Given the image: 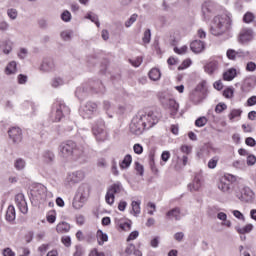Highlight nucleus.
I'll list each match as a JSON object with an SVG mask.
<instances>
[{
  "mask_svg": "<svg viewBox=\"0 0 256 256\" xmlns=\"http://www.w3.org/2000/svg\"><path fill=\"white\" fill-rule=\"evenodd\" d=\"M65 152L67 157H71L73 161H79V163H87L89 161V157L85 154L83 147L77 146L73 141L66 142Z\"/></svg>",
  "mask_w": 256,
  "mask_h": 256,
  "instance_id": "nucleus-1",
  "label": "nucleus"
},
{
  "mask_svg": "<svg viewBox=\"0 0 256 256\" xmlns=\"http://www.w3.org/2000/svg\"><path fill=\"white\" fill-rule=\"evenodd\" d=\"M229 29H231V18L229 16H216L210 28V33L215 37H219V35H223Z\"/></svg>",
  "mask_w": 256,
  "mask_h": 256,
  "instance_id": "nucleus-2",
  "label": "nucleus"
},
{
  "mask_svg": "<svg viewBox=\"0 0 256 256\" xmlns=\"http://www.w3.org/2000/svg\"><path fill=\"white\" fill-rule=\"evenodd\" d=\"M90 191L91 187L87 183H82L78 187L72 202L74 209H82L85 203H87V199H89Z\"/></svg>",
  "mask_w": 256,
  "mask_h": 256,
  "instance_id": "nucleus-3",
  "label": "nucleus"
},
{
  "mask_svg": "<svg viewBox=\"0 0 256 256\" xmlns=\"http://www.w3.org/2000/svg\"><path fill=\"white\" fill-rule=\"evenodd\" d=\"M207 82H200L196 88L190 93L189 99L194 105H199V103H203L204 99H207Z\"/></svg>",
  "mask_w": 256,
  "mask_h": 256,
  "instance_id": "nucleus-4",
  "label": "nucleus"
},
{
  "mask_svg": "<svg viewBox=\"0 0 256 256\" xmlns=\"http://www.w3.org/2000/svg\"><path fill=\"white\" fill-rule=\"evenodd\" d=\"M125 193V188L121 182H116L109 186L105 195V201L108 205H113L115 203V195H123Z\"/></svg>",
  "mask_w": 256,
  "mask_h": 256,
  "instance_id": "nucleus-5",
  "label": "nucleus"
},
{
  "mask_svg": "<svg viewBox=\"0 0 256 256\" xmlns=\"http://www.w3.org/2000/svg\"><path fill=\"white\" fill-rule=\"evenodd\" d=\"M138 116L144 122L146 129H151V127H155L159 123V116L151 110L140 111Z\"/></svg>",
  "mask_w": 256,
  "mask_h": 256,
  "instance_id": "nucleus-6",
  "label": "nucleus"
},
{
  "mask_svg": "<svg viewBox=\"0 0 256 256\" xmlns=\"http://www.w3.org/2000/svg\"><path fill=\"white\" fill-rule=\"evenodd\" d=\"M145 129H147V126H145V123L141 120L139 117V114L133 117L131 123H130V131L134 135H141Z\"/></svg>",
  "mask_w": 256,
  "mask_h": 256,
  "instance_id": "nucleus-7",
  "label": "nucleus"
},
{
  "mask_svg": "<svg viewBox=\"0 0 256 256\" xmlns=\"http://www.w3.org/2000/svg\"><path fill=\"white\" fill-rule=\"evenodd\" d=\"M97 111V103L87 102L81 109L80 115L83 119H91V116Z\"/></svg>",
  "mask_w": 256,
  "mask_h": 256,
  "instance_id": "nucleus-8",
  "label": "nucleus"
},
{
  "mask_svg": "<svg viewBox=\"0 0 256 256\" xmlns=\"http://www.w3.org/2000/svg\"><path fill=\"white\" fill-rule=\"evenodd\" d=\"M15 203L20 213H23V215H27V213L29 212V207L27 206V200H25V195L23 193L16 194Z\"/></svg>",
  "mask_w": 256,
  "mask_h": 256,
  "instance_id": "nucleus-9",
  "label": "nucleus"
},
{
  "mask_svg": "<svg viewBox=\"0 0 256 256\" xmlns=\"http://www.w3.org/2000/svg\"><path fill=\"white\" fill-rule=\"evenodd\" d=\"M250 41H253V30L250 28H243L239 34V43L247 45Z\"/></svg>",
  "mask_w": 256,
  "mask_h": 256,
  "instance_id": "nucleus-10",
  "label": "nucleus"
},
{
  "mask_svg": "<svg viewBox=\"0 0 256 256\" xmlns=\"http://www.w3.org/2000/svg\"><path fill=\"white\" fill-rule=\"evenodd\" d=\"M8 135L13 143H21L23 141V132L19 127H12L8 130Z\"/></svg>",
  "mask_w": 256,
  "mask_h": 256,
  "instance_id": "nucleus-11",
  "label": "nucleus"
},
{
  "mask_svg": "<svg viewBox=\"0 0 256 256\" xmlns=\"http://www.w3.org/2000/svg\"><path fill=\"white\" fill-rule=\"evenodd\" d=\"M85 179V172L78 170L72 173H69L67 176L68 183H81Z\"/></svg>",
  "mask_w": 256,
  "mask_h": 256,
  "instance_id": "nucleus-12",
  "label": "nucleus"
},
{
  "mask_svg": "<svg viewBox=\"0 0 256 256\" xmlns=\"http://www.w3.org/2000/svg\"><path fill=\"white\" fill-rule=\"evenodd\" d=\"M40 71H43L44 73L55 71V61L51 58H45L40 66Z\"/></svg>",
  "mask_w": 256,
  "mask_h": 256,
  "instance_id": "nucleus-13",
  "label": "nucleus"
},
{
  "mask_svg": "<svg viewBox=\"0 0 256 256\" xmlns=\"http://www.w3.org/2000/svg\"><path fill=\"white\" fill-rule=\"evenodd\" d=\"M253 197H255V193L249 187H244L241 192V196L239 199L244 201L245 203H249V201H253Z\"/></svg>",
  "mask_w": 256,
  "mask_h": 256,
  "instance_id": "nucleus-14",
  "label": "nucleus"
},
{
  "mask_svg": "<svg viewBox=\"0 0 256 256\" xmlns=\"http://www.w3.org/2000/svg\"><path fill=\"white\" fill-rule=\"evenodd\" d=\"M164 107L169 109L171 117H175L177 113H179V103L173 98H171Z\"/></svg>",
  "mask_w": 256,
  "mask_h": 256,
  "instance_id": "nucleus-15",
  "label": "nucleus"
},
{
  "mask_svg": "<svg viewBox=\"0 0 256 256\" xmlns=\"http://www.w3.org/2000/svg\"><path fill=\"white\" fill-rule=\"evenodd\" d=\"M190 49L193 53H203L205 51V42L194 40L190 43Z\"/></svg>",
  "mask_w": 256,
  "mask_h": 256,
  "instance_id": "nucleus-16",
  "label": "nucleus"
},
{
  "mask_svg": "<svg viewBox=\"0 0 256 256\" xmlns=\"http://www.w3.org/2000/svg\"><path fill=\"white\" fill-rule=\"evenodd\" d=\"M63 109H65V104L58 102L56 104V111L54 113V118H52V121H54V123H59V121L63 119Z\"/></svg>",
  "mask_w": 256,
  "mask_h": 256,
  "instance_id": "nucleus-17",
  "label": "nucleus"
},
{
  "mask_svg": "<svg viewBox=\"0 0 256 256\" xmlns=\"http://www.w3.org/2000/svg\"><path fill=\"white\" fill-rule=\"evenodd\" d=\"M217 69H219V61L217 60H212L204 66V71L208 73V75H213Z\"/></svg>",
  "mask_w": 256,
  "mask_h": 256,
  "instance_id": "nucleus-18",
  "label": "nucleus"
},
{
  "mask_svg": "<svg viewBox=\"0 0 256 256\" xmlns=\"http://www.w3.org/2000/svg\"><path fill=\"white\" fill-rule=\"evenodd\" d=\"M168 219H175V221H181V209L179 207L173 208L166 213Z\"/></svg>",
  "mask_w": 256,
  "mask_h": 256,
  "instance_id": "nucleus-19",
  "label": "nucleus"
},
{
  "mask_svg": "<svg viewBox=\"0 0 256 256\" xmlns=\"http://www.w3.org/2000/svg\"><path fill=\"white\" fill-rule=\"evenodd\" d=\"M218 189L223 193H229L231 191V183L227 179L222 178L218 183Z\"/></svg>",
  "mask_w": 256,
  "mask_h": 256,
  "instance_id": "nucleus-20",
  "label": "nucleus"
},
{
  "mask_svg": "<svg viewBox=\"0 0 256 256\" xmlns=\"http://www.w3.org/2000/svg\"><path fill=\"white\" fill-rule=\"evenodd\" d=\"M237 77V69L230 68L223 73L224 81H233Z\"/></svg>",
  "mask_w": 256,
  "mask_h": 256,
  "instance_id": "nucleus-21",
  "label": "nucleus"
},
{
  "mask_svg": "<svg viewBox=\"0 0 256 256\" xmlns=\"http://www.w3.org/2000/svg\"><path fill=\"white\" fill-rule=\"evenodd\" d=\"M96 239L98 241V245L103 246L105 243H107V241H109V236L107 235V233L98 230L96 232Z\"/></svg>",
  "mask_w": 256,
  "mask_h": 256,
  "instance_id": "nucleus-22",
  "label": "nucleus"
},
{
  "mask_svg": "<svg viewBox=\"0 0 256 256\" xmlns=\"http://www.w3.org/2000/svg\"><path fill=\"white\" fill-rule=\"evenodd\" d=\"M189 191H199L201 189V178L195 176L192 183L188 184Z\"/></svg>",
  "mask_w": 256,
  "mask_h": 256,
  "instance_id": "nucleus-23",
  "label": "nucleus"
},
{
  "mask_svg": "<svg viewBox=\"0 0 256 256\" xmlns=\"http://www.w3.org/2000/svg\"><path fill=\"white\" fill-rule=\"evenodd\" d=\"M65 84V80L61 76H56L52 78L50 85L53 87V89H59V87H63Z\"/></svg>",
  "mask_w": 256,
  "mask_h": 256,
  "instance_id": "nucleus-24",
  "label": "nucleus"
},
{
  "mask_svg": "<svg viewBox=\"0 0 256 256\" xmlns=\"http://www.w3.org/2000/svg\"><path fill=\"white\" fill-rule=\"evenodd\" d=\"M158 99H159L160 103L163 105V107H165V105H167L169 103V101L173 98L167 92H159Z\"/></svg>",
  "mask_w": 256,
  "mask_h": 256,
  "instance_id": "nucleus-25",
  "label": "nucleus"
},
{
  "mask_svg": "<svg viewBox=\"0 0 256 256\" xmlns=\"http://www.w3.org/2000/svg\"><path fill=\"white\" fill-rule=\"evenodd\" d=\"M202 13H203L205 19H209V13H213V3L205 2L202 5Z\"/></svg>",
  "mask_w": 256,
  "mask_h": 256,
  "instance_id": "nucleus-26",
  "label": "nucleus"
},
{
  "mask_svg": "<svg viewBox=\"0 0 256 256\" xmlns=\"http://www.w3.org/2000/svg\"><path fill=\"white\" fill-rule=\"evenodd\" d=\"M132 211L134 217L141 215V201H132L131 203Z\"/></svg>",
  "mask_w": 256,
  "mask_h": 256,
  "instance_id": "nucleus-27",
  "label": "nucleus"
},
{
  "mask_svg": "<svg viewBox=\"0 0 256 256\" xmlns=\"http://www.w3.org/2000/svg\"><path fill=\"white\" fill-rule=\"evenodd\" d=\"M148 76L151 81H159V79H161V70L158 68H152L149 71Z\"/></svg>",
  "mask_w": 256,
  "mask_h": 256,
  "instance_id": "nucleus-28",
  "label": "nucleus"
},
{
  "mask_svg": "<svg viewBox=\"0 0 256 256\" xmlns=\"http://www.w3.org/2000/svg\"><path fill=\"white\" fill-rule=\"evenodd\" d=\"M17 73V62L11 61L5 68L6 75H15Z\"/></svg>",
  "mask_w": 256,
  "mask_h": 256,
  "instance_id": "nucleus-29",
  "label": "nucleus"
},
{
  "mask_svg": "<svg viewBox=\"0 0 256 256\" xmlns=\"http://www.w3.org/2000/svg\"><path fill=\"white\" fill-rule=\"evenodd\" d=\"M133 161V158L130 154L126 155L123 159V161L120 162V168L122 169H129L131 167V163Z\"/></svg>",
  "mask_w": 256,
  "mask_h": 256,
  "instance_id": "nucleus-30",
  "label": "nucleus"
},
{
  "mask_svg": "<svg viewBox=\"0 0 256 256\" xmlns=\"http://www.w3.org/2000/svg\"><path fill=\"white\" fill-rule=\"evenodd\" d=\"M15 207L13 205L8 206L6 211V221H13L15 219Z\"/></svg>",
  "mask_w": 256,
  "mask_h": 256,
  "instance_id": "nucleus-31",
  "label": "nucleus"
},
{
  "mask_svg": "<svg viewBox=\"0 0 256 256\" xmlns=\"http://www.w3.org/2000/svg\"><path fill=\"white\" fill-rule=\"evenodd\" d=\"M44 163H51L53 162V159H55V154L53 152L46 150L42 154Z\"/></svg>",
  "mask_w": 256,
  "mask_h": 256,
  "instance_id": "nucleus-32",
  "label": "nucleus"
},
{
  "mask_svg": "<svg viewBox=\"0 0 256 256\" xmlns=\"http://www.w3.org/2000/svg\"><path fill=\"white\" fill-rule=\"evenodd\" d=\"M92 131L95 137H97V139L105 138V129L94 126L92 128Z\"/></svg>",
  "mask_w": 256,
  "mask_h": 256,
  "instance_id": "nucleus-33",
  "label": "nucleus"
},
{
  "mask_svg": "<svg viewBox=\"0 0 256 256\" xmlns=\"http://www.w3.org/2000/svg\"><path fill=\"white\" fill-rule=\"evenodd\" d=\"M236 231H238V233H240L241 235H245V233H251V231H253V224H247L244 227H238L236 228Z\"/></svg>",
  "mask_w": 256,
  "mask_h": 256,
  "instance_id": "nucleus-34",
  "label": "nucleus"
},
{
  "mask_svg": "<svg viewBox=\"0 0 256 256\" xmlns=\"http://www.w3.org/2000/svg\"><path fill=\"white\" fill-rule=\"evenodd\" d=\"M26 162L23 160V158L16 159L14 163V167L17 171H23L25 169Z\"/></svg>",
  "mask_w": 256,
  "mask_h": 256,
  "instance_id": "nucleus-35",
  "label": "nucleus"
},
{
  "mask_svg": "<svg viewBox=\"0 0 256 256\" xmlns=\"http://www.w3.org/2000/svg\"><path fill=\"white\" fill-rule=\"evenodd\" d=\"M226 56L228 59H230V61H237V59H239L237 51H235L234 49H228L226 52Z\"/></svg>",
  "mask_w": 256,
  "mask_h": 256,
  "instance_id": "nucleus-36",
  "label": "nucleus"
},
{
  "mask_svg": "<svg viewBox=\"0 0 256 256\" xmlns=\"http://www.w3.org/2000/svg\"><path fill=\"white\" fill-rule=\"evenodd\" d=\"M242 113H243V110H241V109H233V110H231L230 114L228 115V119L233 121V119H235L237 117H241Z\"/></svg>",
  "mask_w": 256,
  "mask_h": 256,
  "instance_id": "nucleus-37",
  "label": "nucleus"
},
{
  "mask_svg": "<svg viewBox=\"0 0 256 256\" xmlns=\"http://www.w3.org/2000/svg\"><path fill=\"white\" fill-rule=\"evenodd\" d=\"M7 15H8L9 19H12V21H15V19H17V17H19V12L15 8H9L7 10Z\"/></svg>",
  "mask_w": 256,
  "mask_h": 256,
  "instance_id": "nucleus-38",
  "label": "nucleus"
},
{
  "mask_svg": "<svg viewBox=\"0 0 256 256\" xmlns=\"http://www.w3.org/2000/svg\"><path fill=\"white\" fill-rule=\"evenodd\" d=\"M86 19H89L90 21H92V23H95V25H96L97 27H101V23L99 22V16H97V15H95V14H93V15L88 14V15L86 16Z\"/></svg>",
  "mask_w": 256,
  "mask_h": 256,
  "instance_id": "nucleus-39",
  "label": "nucleus"
},
{
  "mask_svg": "<svg viewBox=\"0 0 256 256\" xmlns=\"http://www.w3.org/2000/svg\"><path fill=\"white\" fill-rule=\"evenodd\" d=\"M218 163H219V156H214L212 159L209 160L208 168L215 169V167H217Z\"/></svg>",
  "mask_w": 256,
  "mask_h": 256,
  "instance_id": "nucleus-40",
  "label": "nucleus"
},
{
  "mask_svg": "<svg viewBox=\"0 0 256 256\" xmlns=\"http://www.w3.org/2000/svg\"><path fill=\"white\" fill-rule=\"evenodd\" d=\"M139 16L137 14H132L130 16V18L125 22V27L129 28L131 27V25H133V23H135V21H137V18Z\"/></svg>",
  "mask_w": 256,
  "mask_h": 256,
  "instance_id": "nucleus-41",
  "label": "nucleus"
},
{
  "mask_svg": "<svg viewBox=\"0 0 256 256\" xmlns=\"http://www.w3.org/2000/svg\"><path fill=\"white\" fill-rule=\"evenodd\" d=\"M143 43H151V29H147L144 32V36L142 38Z\"/></svg>",
  "mask_w": 256,
  "mask_h": 256,
  "instance_id": "nucleus-42",
  "label": "nucleus"
},
{
  "mask_svg": "<svg viewBox=\"0 0 256 256\" xmlns=\"http://www.w3.org/2000/svg\"><path fill=\"white\" fill-rule=\"evenodd\" d=\"M196 127H205L207 125V118L206 117H200L195 121Z\"/></svg>",
  "mask_w": 256,
  "mask_h": 256,
  "instance_id": "nucleus-43",
  "label": "nucleus"
},
{
  "mask_svg": "<svg viewBox=\"0 0 256 256\" xmlns=\"http://www.w3.org/2000/svg\"><path fill=\"white\" fill-rule=\"evenodd\" d=\"M225 110H227V104L225 103H219L215 107L216 113H223Z\"/></svg>",
  "mask_w": 256,
  "mask_h": 256,
  "instance_id": "nucleus-44",
  "label": "nucleus"
},
{
  "mask_svg": "<svg viewBox=\"0 0 256 256\" xmlns=\"http://www.w3.org/2000/svg\"><path fill=\"white\" fill-rule=\"evenodd\" d=\"M254 19H255V16L253 15V13H250V12H247L243 17L244 23H251L253 22Z\"/></svg>",
  "mask_w": 256,
  "mask_h": 256,
  "instance_id": "nucleus-45",
  "label": "nucleus"
},
{
  "mask_svg": "<svg viewBox=\"0 0 256 256\" xmlns=\"http://www.w3.org/2000/svg\"><path fill=\"white\" fill-rule=\"evenodd\" d=\"M233 88H226L224 91H223V96L226 98V99H232L233 97Z\"/></svg>",
  "mask_w": 256,
  "mask_h": 256,
  "instance_id": "nucleus-46",
  "label": "nucleus"
},
{
  "mask_svg": "<svg viewBox=\"0 0 256 256\" xmlns=\"http://www.w3.org/2000/svg\"><path fill=\"white\" fill-rule=\"evenodd\" d=\"M188 47L186 45L182 46L181 48H174V52L177 53V55H185L187 53Z\"/></svg>",
  "mask_w": 256,
  "mask_h": 256,
  "instance_id": "nucleus-47",
  "label": "nucleus"
},
{
  "mask_svg": "<svg viewBox=\"0 0 256 256\" xmlns=\"http://www.w3.org/2000/svg\"><path fill=\"white\" fill-rule=\"evenodd\" d=\"M232 165L235 169H244L245 168V162L242 160H236L233 162Z\"/></svg>",
  "mask_w": 256,
  "mask_h": 256,
  "instance_id": "nucleus-48",
  "label": "nucleus"
},
{
  "mask_svg": "<svg viewBox=\"0 0 256 256\" xmlns=\"http://www.w3.org/2000/svg\"><path fill=\"white\" fill-rule=\"evenodd\" d=\"M187 67H191V59L184 60L178 69L179 71H183V69H187Z\"/></svg>",
  "mask_w": 256,
  "mask_h": 256,
  "instance_id": "nucleus-49",
  "label": "nucleus"
},
{
  "mask_svg": "<svg viewBox=\"0 0 256 256\" xmlns=\"http://www.w3.org/2000/svg\"><path fill=\"white\" fill-rule=\"evenodd\" d=\"M46 219H47L48 223H54L57 219V217L55 216V211H50L47 214Z\"/></svg>",
  "mask_w": 256,
  "mask_h": 256,
  "instance_id": "nucleus-50",
  "label": "nucleus"
},
{
  "mask_svg": "<svg viewBox=\"0 0 256 256\" xmlns=\"http://www.w3.org/2000/svg\"><path fill=\"white\" fill-rule=\"evenodd\" d=\"M236 55H238V59H245V57H249L250 52L249 51L238 50V51H236Z\"/></svg>",
  "mask_w": 256,
  "mask_h": 256,
  "instance_id": "nucleus-51",
  "label": "nucleus"
},
{
  "mask_svg": "<svg viewBox=\"0 0 256 256\" xmlns=\"http://www.w3.org/2000/svg\"><path fill=\"white\" fill-rule=\"evenodd\" d=\"M130 63L133 67H140L141 63H143V57H137L134 60H130Z\"/></svg>",
  "mask_w": 256,
  "mask_h": 256,
  "instance_id": "nucleus-52",
  "label": "nucleus"
},
{
  "mask_svg": "<svg viewBox=\"0 0 256 256\" xmlns=\"http://www.w3.org/2000/svg\"><path fill=\"white\" fill-rule=\"evenodd\" d=\"M135 170L137 171L138 174H140L141 177H143L145 169L143 168V165H141V163L135 162Z\"/></svg>",
  "mask_w": 256,
  "mask_h": 256,
  "instance_id": "nucleus-53",
  "label": "nucleus"
},
{
  "mask_svg": "<svg viewBox=\"0 0 256 256\" xmlns=\"http://www.w3.org/2000/svg\"><path fill=\"white\" fill-rule=\"evenodd\" d=\"M76 97H78V99H80V100H83V99H85V97H87V93L83 92V89L77 88Z\"/></svg>",
  "mask_w": 256,
  "mask_h": 256,
  "instance_id": "nucleus-54",
  "label": "nucleus"
},
{
  "mask_svg": "<svg viewBox=\"0 0 256 256\" xmlns=\"http://www.w3.org/2000/svg\"><path fill=\"white\" fill-rule=\"evenodd\" d=\"M57 233L63 234L65 233V222L62 221L56 226Z\"/></svg>",
  "mask_w": 256,
  "mask_h": 256,
  "instance_id": "nucleus-55",
  "label": "nucleus"
},
{
  "mask_svg": "<svg viewBox=\"0 0 256 256\" xmlns=\"http://www.w3.org/2000/svg\"><path fill=\"white\" fill-rule=\"evenodd\" d=\"M19 85H25L27 83V75L20 74L17 77Z\"/></svg>",
  "mask_w": 256,
  "mask_h": 256,
  "instance_id": "nucleus-56",
  "label": "nucleus"
},
{
  "mask_svg": "<svg viewBox=\"0 0 256 256\" xmlns=\"http://www.w3.org/2000/svg\"><path fill=\"white\" fill-rule=\"evenodd\" d=\"M88 256H105V253L104 252H99V250H97V248H94L90 251Z\"/></svg>",
  "mask_w": 256,
  "mask_h": 256,
  "instance_id": "nucleus-57",
  "label": "nucleus"
},
{
  "mask_svg": "<svg viewBox=\"0 0 256 256\" xmlns=\"http://www.w3.org/2000/svg\"><path fill=\"white\" fill-rule=\"evenodd\" d=\"M73 256H83V247H81V245L75 246V252Z\"/></svg>",
  "mask_w": 256,
  "mask_h": 256,
  "instance_id": "nucleus-58",
  "label": "nucleus"
},
{
  "mask_svg": "<svg viewBox=\"0 0 256 256\" xmlns=\"http://www.w3.org/2000/svg\"><path fill=\"white\" fill-rule=\"evenodd\" d=\"M134 149V153H136V155H141V153H143V146H141V144H135L133 146Z\"/></svg>",
  "mask_w": 256,
  "mask_h": 256,
  "instance_id": "nucleus-59",
  "label": "nucleus"
},
{
  "mask_svg": "<svg viewBox=\"0 0 256 256\" xmlns=\"http://www.w3.org/2000/svg\"><path fill=\"white\" fill-rule=\"evenodd\" d=\"M246 71H250V72L256 71L255 62H248L246 65Z\"/></svg>",
  "mask_w": 256,
  "mask_h": 256,
  "instance_id": "nucleus-60",
  "label": "nucleus"
},
{
  "mask_svg": "<svg viewBox=\"0 0 256 256\" xmlns=\"http://www.w3.org/2000/svg\"><path fill=\"white\" fill-rule=\"evenodd\" d=\"M247 165L251 166L256 163V157L255 155H249L246 160Z\"/></svg>",
  "mask_w": 256,
  "mask_h": 256,
  "instance_id": "nucleus-61",
  "label": "nucleus"
},
{
  "mask_svg": "<svg viewBox=\"0 0 256 256\" xmlns=\"http://www.w3.org/2000/svg\"><path fill=\"white\" fill-rule=\"evenodd\" d=\"M135 252V246L133 244H129L126 249H125V253L127 255H132V253Z\"/></svg>",
  "mask_w": 256,
  "mask_h": 256,
  "instance_id": "nucleus-62",
  "label": "nucleus"
},
{
  "mask_svg": "<svg viewBox=\"0 0 256 256\" xmlns=\"http://www.w3.org/2000/svg\"><path fill=\"white\" fill-rule=\"evenodd\" d=\"M247 105L248 107H253L254 105H256V96H251L250 98H248Z\"/></svg>",
  "mask_w": 256,
  "mask_h": 256,
  "instance_id": "nucleus-63",
  "label": "nucleus"
},
{
  "mask_svg": "<svg viewBox=\"0 0 256 256\" xmlns=\"http://www.w3.org/2000/svg\"><path fill=\"white\" fill-rule=\"evenodd\" d=\"M3 255L4 256H15V252L11 250V248H6L3 250Z\"/></svg>",
  "mask_w": 256,
  "mask_h": 256,
  "instance_id": "nucleus-64",
  "label": "nucleus"
}]
</instances>
